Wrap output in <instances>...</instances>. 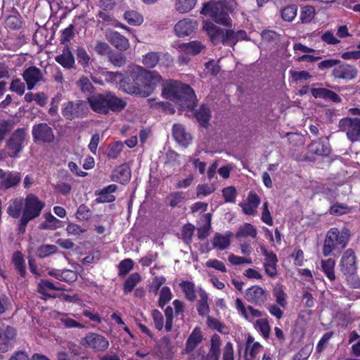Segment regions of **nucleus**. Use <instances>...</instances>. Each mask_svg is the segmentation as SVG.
<instances>
[{"mask_svg":"<svg viewBox=\"0 0 360 360\" xmlns=\"http://www.w3.org/2000/svg\"><path fill=\"white\" fill-rule=\"evenodd\" d=\"M43 207L44 204L38 198L30 194L25 200L22 198L10 200L6 212L13 218H18L22 213L21 223L22 225H26L30 221L40 214Z\"/></svg>","mask_w":360,"mask_h":360,"instance_id":"f257e3e1","label":"nucleus"},{"mask_svg":"<svg viewBox=\"0 0 360 360\" xmlns=\"http://www.w3.org/2000/svg\"><path fill=\"white\" fill-rule=\"evenodd\" d=\"M165 98L173 101L181 108L194 106L195 96L193 90L187 84L174 80L167 82L162 88Z\"/></svg>","mask_w":360,"mask_h":360,"instance_id":"f03ea898","label":"nucleus"},{"mask_svg":"<svg viewBox=\"0 0 360 360\" xmlns=\"http://www.w3.org/2000/svg\"><path fill=\"white\" fill-rule=\"evenodd\" d=\"M236 6L232 0L211 1L204 4L200 13L212 18L217 24L231 26L229 14L234 11Z\"/></svg>","mask_w":360,"mask_h":360,"instance_id":"7ed1b4c3","label":"nucleus"},{"mask_svg":"<svg viewBox=\"0 0 360 360\" xmlns=\"http://www.w3.org/2000/svg\"><path fill=\"white\" fill-rule=\"evenodd\" d=\"M88 103L96 112L107 114L110 110L120 111L126 106V102L113 94H98L88 98Z\"/></svg>","mask_w":360,"mask_h":360,"instance_id":"20e7f679","label":"nucleus"},{"mask_svg":"<svg viewBox=\"0 0 360 360\" xmlns=\"http://www.w3.org/2000/svg\"><path fill=\"white\" fill-rule=\"evenodd\" d=\"M349 236L350 231L345 227L341 231L337 228L330 229L326 234L323 246V255L326 257L330 255L337 245L344 248L347 244Z\"/></svg>","mask_w":360,"mask_h":360,"instance_id":"39448f33","label":"nucleus"},{"mask_svg":"<svg viewBox=\"0 0 360 360\" xmlns=\"http://www.w3.org/2000/svg\"><path fill=\"white\" fill-rule=\"evenodd\" d=\"M139 71V81H141L142 97L149 96L162 80L161 76L156 72L147 71L141 66H137Z\"/></svg>","mask_w":360,"mask_h":360,"instance_id":"423d86ee","label":"nucleus"},{"mask_svg":"<svg viewBox=\"0 0 360 360\" xmlns=\"http://www.w3.org/2000/svg\"><path fill=\"white\" fill-rule=\"evenodd\" d=\"M139 71L137 70V66L132 69L130 75L124 78L122 76L120 88L129 94H136L142 97L141 81H139Z\"/></svg>","mask_w":360,"mask_h":360,"instance_id":"0eeeda50","label":"nucleus"},{"mask_svg":"<svg viewBox=\"0 0 360 360\" xmlns=\"http://www.w3.org/2000/svg\"><path fill=\"white\" fill-rule=\"evenodd\" d=\"M338 128L340 131L346 132L350 141H360V119L342 118L339 122Z\"/></svg>","mask_w":360,"mask_h":360,"instance_id":"6e6552de","label":"nucleus"},{"mask_svg":"<svg viewBox=\"0 0 360 360\" xmlns=\"http://www.w3.org/2000/svg\"><path fill=\"white\" fill-rule=\"evenodd\" d=\"M81 344L91 349L94 352H104L109 347V342L106 338L96 333H89L82 339Z\"/></svg>","mask_w":360,"mask_h":360,"instance_id":"1a4fd4ad","label":"nucleus"},{"mask_svg":"<svg viewBox=\"0 0 360 360\" xmlns=\"http://www.w3.org/2000/svg\"><path fill=\"white\" fill-rule=\"evenodd\" d=\"M25 128L17 129L8 141V148L11 150L10 157H15L22 149L27 143V134Z\"/></svg>","mask_w":360,"mask_h":360,"instance_id":"9d476101","label":"nucleus"},{"mask_svg":"<svg viewBox=\"0 0 360 360\" xmlns=\"http://www.w3.org/2000/svg\"><path fill=\"white\" fill-rule=\"evenodd\" d=\"M87 110L86 103L84 101H68L63 105L62 114L65 118L72 120L85 113Z\"/></svg>","mask_w":360,"mask_h":360,"instance_id":"9b49d317","label":"nucleus"},{"mask_svg":"<svg viewBox=\"0 0 360 360\" xmlns=\"http://www.w3.org/2000/svg\"><path fill=\"white\" fill-rule=\"evenodd\" d=\"M267 290L258 285L252 286L246 290L245 297L250 303L262 306L269 297Z\"/></svg>","mask_w":360,"mask_h":360,"instance_id":"f8f14e48","label":"nucleus"},{"mask_svg":"<svg viewBox=\"0 0 360 360\" xmlns=\"http://www.w3.org/2000/svg\"><path fill=\"white\" fill-rule=\"evenodd\" d=\"M32 134L34 142L42 141L50 143L54 139L52 129L46 123H40L34 125Z\"/></svg>","mask_w":360,"mask_h":360,"instance_id":"ddd939ff","label":"nucleus"},{"mask_svg":"<svg viewBox=\"0 0 360 360\" xmlns=\"http://www.w3.org/2000/svg\"><path fill=\"white\" fill-rule=\"evenodd\" d=\"M340 271L345 275H353L356 270V257L352 249H347L340 260Z\"/></svg>","mask_w":360,"mask_h":360,"instance_id":"4468645a","label":"nucleus"},{"mask_svg":"<svg viewBox=\"0 0 360 360\" xmlns=\"http://www.w3.org/2000/svg\"><path fill=\"white\" fill-rule=\"evenodd\" d=\"M261 200L259 195L254 191L249 192L246 200L240 202L238 205L242 208L243 212L248 215H255Z\"/></svg>","mask_w":360,"mask_h":360,"instance_id":"2eb2a0df","label":"nucleus"},{"mask_svg":"<svg viewBox=\"0 0 360 360\" xmlns=\"http://www.w3.org/2000/svg\"><path fill=\"white\" fill-rule=\"evenodd\" d=\"M358 70L353 65L344 63L335 67L332 72L335 78L352 80L357 76Z\"/></svg>","mask_w":360,"mask_h":360,"instance_id":"dca6fc26","label":"nucleus"},{"mask_svg":"<svg viewBox=\"0 0 360 360\" xmlns=\"http://www.w3.org/2000/svg\"><path fill=\"white\" fill-rule=\"evenodd\" d=\"M22 77L27 84V89L32 90L37 83L43 80V74L40 69L31 66L24 70Z\"/></svg>","mask_w":360,"mask_h":360,"instance_id":"f3484780","label":"nucleus"},{"mask_svg":"<svg viewBox=\"0 0 360 360\" xmlns=\"http://www.w3.org/2000/svg\"><path fill=\"white\" fill-rule=\"evenodd\" d=\"M221 41L224 45L234 46L239 40H244L247 38V34L244 30L234 32L231 30H222Z\"/></svg>","mask_w":360,"mask_h":360,"instance_id":"a211bd4d","label":"nucleus"},{"mask_svg":"<svg viewBox=\"0 0 360 360\" xmlns=\"http://www.w3.org/2000/svg\"><path fill=\"white\" fill-rule=\"evenodd\" d=\"M262 252L265 257L264 266L266 274L270 277H274L277 275L276 264L278 259L273 252H269L266 248H262Z\"/></svg>","mask_w":360,"mask_h":360,"instance_id":"6ab92c4d","label":"nucleus"},{"mask_svg":"<svg viewBox=\"0 0 360 360\" xmlns=\"http://www.w3.org/2000/svg\"><path fill=\"white\" fill-rule=\"evenodd\" d=\"M161 56L165 58L167 66H169L172 63V58L170 55L158 52H148L145 54L143 56L142 63L146 67L153 68L155 67L160 60Z\"/></svg>","mask_w":360,"mask_h":360,"instance_id":"aec40b11","label":"nucleus"},{"mask_svg":"<svg viewBox=\"0 0 360 360\" xmlns=\"http://www.w3.org/2000/svg\"><path fill=\"white\" fill-rule=\"evenodd\" d=\"M16 336L14 328L7 326L5 330L0 328V352L5 353L12 347V341Z\"/></svg>","mask_w":360,"mask_h":360,"instance_id":"412c9836","label":"nucleus"},{"mask_svg":"<svg viewBox=\"0 0 360 360\" xmlns=\"http://www.w3.org/2000/svg\"><path fill=\"white\" fill-rule=\"evenodd\" d=\"M196 21L189 19L184 18L179 20L174 26L175 34L178 37L188 36L193 32L196 28Z\"/></svg>","mask_w":360,"mask_h":360,"instance_id":"4be33fe9","label":"nucleus"},{"mask_svg":"<svg viewBox=\"0 0 360 360\" xmlns=\"http://www.w3.org/2000/svg\"><path fill=\"white\" fill-rule=\"evenodd\" d=\"M172 135L176 142L184 146L188 145L192 140L191 134L186 132L184 126L180 124H174Z\"/></svg>","mask_w":360,"mask_h":360,"instance_id":"5701e85b","label":"nucleus"},{"mask_svg":"<svg viewBox=\"0 0 360 360\" xmlns=\"http://www.w3.org/2000/svg\"><path fill=\"white\" fill-rule=\"evenodd\" d=\"M202 339L203 337L200 328H195L186 340L184 352L186 354H189L193 352L202 342Z\"/></svg>","mask_w":360,"mask_h":360,"instance_id":"b1692460","label":"nucleus"},{"mask_svg":"<svg viewBox=\"0 0 360 360\" xmlns=\"http://www.w3.org/2000/svg\"><path fill=\"white\" fill-rule=\"evenodd\" d=\"M117 189V186L115 184H110L102 190L99 191L97 193L96 201L99 203L111 202L115 200V196L112 195Z\"/></svg>","mask_w":360,"mask_h":360,"instance_id":"393cba45","label":"nucleus"},{"mask_svg":"<svg viewBox=\"0 0 360 360\" xmlns=\"http://www.w3.org/2000/svg\"><path fill=\"white\" fill-rule=\"evenodd\" d=\"M202 49V44L197 41L180 44L177 47V49L180 53L186 55H196L199 53Z\"/></svg>","mask_w":360,"mask_h":360,"instance_id":"a878e982","label":"nucleus"},{"mask_svg":"<svg viewBox=\"0 0 360 360\" xmlns=\"http://www.w3.org/2000/svg\"><path fill=\"white\" fill-rule=\"evenodd\" d=\"M108 39L115 47L120 51H125L129 47L128 39L117 32H110Z\"/></svg>","mask_w":360,"mask_h":360,"instance_id":"bb28decb","label":"nucleus"},{"mask_svg":"<svg viewBox=\"0 0 360 360\" xmlns=\"http://www.w3.org/2000/svg\"><path fill=\"white\" fill-rule=\"evenodd\" d=\"M309 150L311 153L321 156L328 155L330 152L328 142H323L321 139L313 141L309 145Z\"/></svg>","mask_w":360,"mask_h":360,"instance_id":"cd10ccee","label":"nucleus"},{"mask_svg":"<svg viewBox=\"0 0 360 360\" xmlns=\"http://www.w3.org/2000/svg\"><path fill=\"white\" fill-rule=\"evenodd\" d=\"M231 236V233H226L224 235L216 233L212 240V246L214 248H217L221 250H224L230 245V237Z\"/></svg>","mask_w":360,"mask_h":360,"instance_id":"c85d7f7f","label":"nucleus"},{"mask_svg":"<svg viewBox=\"0 0 360 360\" xmlns=\"http://www.w3.org/2000/svg\"><path fill=\"white\" fill-rule=\"evenodd\" d=\"M131 177L130 169L125 165H120L114 170L112 174V179L115 181L124 183L128 181Z\"/></svg>","mask_w":360,"mask_h":360,"instance_id":"c756f323","label":"nucleus"},{"mask_svg":"<svg viewBox=\"0 0 360 360\" xmlns=\"http://www.w3.org/2000/svg\"><path fill=\"white\" fill-rule=\"evenodd\" d=\"M56 61L65 68L70 69L75 64V58L68 49H65L63 53L56 57Z\"/></svg>","mask_w":360,"mask_h":360,"instance_id":"7c9ffc66","label":"nucleus"},{"mask_svg":"<svg viewBox=\"0 0 360 360\" xmlns=\"http://www.w3.org/2000/svg\"><path fill=\"white\" fill-rule=\"evenodd\" d=\"M196 3L197 0H175L174 8L179 13L184 14L192 11Z\"/></svg>","mask_w":360,"mask_h":360,"instance_id":"2f4dec72","label":"nucleus"},{"mask_svg":"<svg viewBox=\"0 0 360 360\" xmlns=\"http://www.w3.org/2000/svg\"><path fill=\"white\" fill-rule=\"evenodd\" d=\"M21 176L18 172H11L5 176H3V179L1 181V187L4 189H8L11 187L16 186L20 181Z\"/></svg>","mask_w":360,"mask_h":360,"instance_id":"473e14b6","label":"nucleus"},{"mask_svg":"<svg viewBox=\"0 0 360 360\" xmlns=\"http://www.w3.org/2000/svg\"><path fill=\"white\" fill-rule=\"evenodd\" d=\"M141 276L139 273H133L129 275L124 283L123 291L125 295L131 292L134 287L141 281Z\"/></svg>","mask_w":360,"mask_h":360,"instance_id":"72a5a7b5","label":"nucleus"},{"mask_svg":"<svg viewBox=\"0 0 360 360\" xmlns=\"http://www.w3.org/2000/svg\"><path fill=\"white\" fill-rule=\"evenodd\" d=\"M179 286L182 288L185 294V297L189 301L193 302L196 299V293L195 290V284L193 282L183 281Z\"/></svg>","mask_w":360,"mask_h":360,"instance_id":"f704fd0d","label":"nucleus"},{"mask_svg":"<svg viewBox=\"0 0 360 360\" xmlns=\"http://www.w3.org/2000/svg\"><path fill=\"white\" fill-rule=\"evenodd\" d=\"M335 265V262L332 258H329L326 260H321L322 270L325 273L328 278L330 281L335 280V275L334 272Z\"/></svg>","mask_w":360,"mask_h":360,"instance_id":"c9c22d12","label":"nucleus"},{"mask_svg":"<svg viewBox=\"0 0 360 360\" xmlns=\"http://www.w3.org/2000/svg\"><path fill=\"white\" fill-rule=\"evenodd\" d=\"M101 75L102 77H104L105 80L112 85H117L119 84L120 86L122 78V74L118 72H110V71H105L102 70L101 72Z\"/></svg>","mask_w":360,"mask_h":360,"instance_id":"e433bc0d","label":"nucleus"},{"mask_svg":"<svg viewBox=\"0 0 360 360\" xmlns=\"http://www.w3.org/2000/svg\"><path fill=\"white\" fill-rule=\"evenodd\" d=\"M39 292L49 297H55V295L47 293L46 290H61L62 288L56 286L52 282L49 281L46 279H42L40 283L38 284Z\"/></svg>","mask_w":360,"mask_h":360,"instance_id":"4c0bfd02","label":"nucleus"},{"mask_svg":"<svg viewBox=\"0 0 360 360\" xmlns=\"http://www.w3.org/2000/svg\"><path fill=\"white\" fill-rule=\"evenodd\" d=\"M184 200L185 195L182 192H173L167 197V202L171 207L181 206Z\"/></svg>","mask_w":360,"mask_h":360,"instance_id":"58836bf2","label":"nucleus"},{"mask_svg":"<svg viewBox=\"0 0 360 360\" xmlns=\"http://www.w3.org/2000/svg\"><path fill=\"white\" fill-rule=\"evenodd\" d=\"M195 117L202 126H206L210 117L209 108L205 105H201L196 111Z\"/></svg>","mask_w":360,"mask_h":360,"instance_id":"ea45409f","label":"nucleus"},{"mask_svg":"<svg viewBox=\"0 0 360 360\" xmlns=\"http://www.w3.org/2000/svg\"><path fill=\"white\" fill-rule=\"evenodd\" d=\"M124 19L131 25H139L143 22V16L135 11H128L124 13Z\"/></svg>","mask_w":360,"mask_h":360,"instance_id":"a19ab883","label":"nucleus"},{"mask_svg":"<svg viewBox=\"0 0 360 360\" xmlns=\"http://www.w3.org/2000/svg\"><path fill=\"white\" fill-rule=\"evenodd\" d=\"M203 29L207 32L209 36L211 37V40L213 43H215L216 37L221 35V30L217 27L212 22L205 21L203 23Z\"/></svg>","mask_w":360,"mask_h":360,"instance_id":"79ce46f5","label":"nucleus"},{"mask_svg":"<svg viewBox=\"0 0 360 360\" xmlns=\"http://www.w3.org/2000/svg\"><path fill=\"white\" fill-rule=\"evenodd\" d=\"M13 261L14 262L15 269L18 271L20 276L24 277L26 274V270L25 266V260L21 252H15L13 254Z\"/></svg>","mask_w":360,"mask_h":360,"instance_id":"37998d69","label":"nucleus"},{"mask_svg":"<svg viewBox=\"0 0 360 360\" xmlns=\"http://www.w3.org/2000/svg\"><path fill=\"white\" fill-rule=\"evenodd\" d=\"M200 300L198 303V311L199 315L204 316L208 314L210 309L207 304V295L205 291H201L200 294Z\"/></svg>","mask_w":360,"mask_h":360,"instance_id":"c03bdc74","label":"nucleus"},{"mask_svg":"<svg viewBox=\"0 0 360 360\" xmlns=\"http://www.w3.org/2000/svg\"><path fill=\"white\" fill-rule=\"evenodd\" d=\"M315 15V8L312 6H306L302 8L300 20L302 22H309Z\"/></svg>","mask_w":360,"mask_h":360,"instance_id":"a18cd8bd","label":"nucleus"},{"mask_svg":"<svg viewBox=\"0 0 360 360\" xmlns=\"http://www.w3.org/2000/svg\"><path fill=\"white\" fill-rule=\"evenodd\" d=\"M134 267V262L131 259H124L118 265L119 276H126Z\"/></svg>","mask_w":360,"mask_h":360,"instance_id":"49530a36","label":"nucleus"},{"mask_svg":"<svg viewBox=\"0 0 360 360\" xmlns=\"http://www.w3.org/2000/svg\"><path fill=\"white\" fill-rule=\"evenodd\" d=\"M237 194V191L234 186H231L222 189V195L226 202L234 203Z\"/></svg>","mask_w":360,"mask_h":360,"instance_id":"de8ad7c7","label":"nucleus"},{"mask_svg":"<svg viewBox=\"0 0 360 360\" xmlns=\"http://www.w3.org/2000/svg\"><path fill=\"white\" fill-rule=\"evenodd\" d=\"M312 350L313 345H306L293 356L292 360H307Z\"/></svg>","mask_w":360,"mask_h":360,"instance_id":"09e8293b","label":"nucleus"},{"mask_svg":"<svg viewBox=\"0 0 360 360\" xmlns=\"http://www.w3.org/2000/svg\"><path fill=\"white\" fill-rule=\"evenodd\" d=\"M297 8L295 5L285 7L281 11V16L285 21H292L297 15Z\"/></svg>","mask_w":360,"mask_h":360,"instance_id":"8fccbe9b","label":"nucleus"},{"mask_svg":"<svg viewBox=\"0 0 360 360\" xmlns=\"http://www.w3.org/2000/svg\"><path fill=\"white\" fill-rule=\"evenodd\" d=\"M58 248L54 245H44L38 248L37 255L40 258H44L55 253Z\"/></svg>","mask_w":360,"mask_h":360,"instance_id":"3c124183","label":"nucleus"},{"mask_svg":"<svg viewBox=\"0 0 360 360\" xmlns=\"http://www.w3.org/2000/svg\"><path fill=\"white\" fill-rule=\"evenodd\" d=\"M262 38L263 41L272 44H277L279 41V35L272 30L262 32Z\"/></svg>","mask_w":360,"mask_h":360,"instance_id":"603ef678","label":"nucleus"},{"mask_svg":"<svg viewBox=\"0 0 360 360\" xmlns=\"http://www.w3.org/2000/svg\"><path fill=\"white\" fill-rule=\"evenodd\" d=\"M274 295L276 297V302L283 307H285L287 304L285 300L286 295L283 292L281 285H276L274 288Z\"/></svg>","mask_w":360,"mask_h":360,"instance_id":"864d4df0","label":"nucleus"},{"mask_svg":"<svg viewBox=\"0 0 360 360\" xmlns=\"http://www.w3.org/2000/svg\"><path fill=\"white\" fill-rule=\"evenodd\" d=\"M124 145L121 141H116L110 146L108 153V157L112 159H116L122 151Z\"/></svg>","mask_w":360,"mask_h":360,"instance_id":"5fc2aeb1","label":"nucleus"},{"mask_svg":"<svg viewBox=\"0 0 360 360\" xmlns=\"http://www.w3.org/2000/svg\"><path fill=\"white\" fill-rule=\"evenodd\" d=\"M195 226H183L181 233H178L179 238H181L186 243L189 244L192 240Z\"/></svg>","mask_w":360,"mask_h":360,"instance_id":"6e6d98bb","label":"nucleus"},{"mask_svg":"<svg viewBox=\"0 0 360 360\" xmlns=\"http://www.w3.org/2000/svg\"><path fill=\"white\" fill-rule=\"evenodd\" d=\"M77 84L80 90L84 93H91L93 89V85L86 77H81L77 81Z\"/></svg>","mask_w":360,"mask_h":360,"instance_id":"4d7b16f0","label":"nucleus"},{"mask_svg":"<svg viewBox=\"0 0 360 360\" xmlns=\"http://www.w3.org/2000/svg\"><path fill=\"white\" fill-rule=\"evenodd\" d=\"M10 90L22 96L25 90V84L18 78L13 79L10 85Z\"/></svg>","mask_w":360,"mask_h":360,"instance_id":"13d9d810","label":"nucleus"},{"mask_svg":"<svg viewBox=\"0 0 360 360\" xmlns=\"http://www.w3.org/2000/svg\"><path fill=\"white\" fill-rule=\"evenodd\" d=\"M257 235V231L254 229V226H240L239 231L236 233L237 238L240 237H252L255 238Z\"/></svg>","mask_w":360,"mask_h":360,"instance_id":"bf43d9fd","label":"nucleus"},{"mask_svg":"<svg viewBox=\"0 0 360 360\" xmlns=\"http://www.w3.org/2000/svg\"><path fill=\"white\" fill-rule=\"evenodd\" d=\"M256 326L262 333L263 337L265 339L269 338L271 328L267 320L264 319H259L256 321Z\"/></svg>","mask_w":360,"mask_h":360,"instance_id":"052dcab7","label":"nucleus"},{"mask_svg":"<svg viewBox=\"0 0 360 360\" xmlns=\"http://www.w3.org/2000/svg\"><path fill=\"white\" fill-rule=\"evenodd\" d=\"M208 354L214 356H220V340L219 336L215 335L211 340V348Z\"/></svg>","mask_w":360,"mask_h":360,"instance_id":"680f3d73","label":"nucleus"},{"mask_svg":"<svg viewBox=\"0 0 360 360\" xmlns=\"http://www.w3.org/2000/svg\"><path fill=\"white\" fill-rule=\"evenodd\" d=\"M290 74L294 82H299L302 80H307L311 78V75L305 70L295 71L290 70Z\"/></svg>","mask_w":360,"mask_h":360,"instance_id":"e2e57ef3","label":"nucleus"},{"mask_svg":"<svg viewBox=\"0 0 360 360\" xmlns=\"http://www.w3.org/2000/svg\"><path fill=\"white\" fill-rule=\"evenodd\" d=\"M152 316L155 328L158 330H161L164 326V319L162 313L158 309H154L152 311Z\"/></svg>","mask_w":360,"mask_h":360,"instance_id":"0e129e2a","label":"nucleus"},{"mask_svg":"<svg viewBox=\"0 0 360 360\" xmlns=\"http://www.w3.org/2000/svg\"><path fill=\"white\" fill-rule=\"evenodd\" d=\"M13 124L11 122L0 120V143L4 140L6 134L11 130Z\"/></svg>","mask_w":360,"mask_h":360,"instance_id":"69168bd1","label":"nucleus"},{"mask_svg":"<svg viewBox=\"0 0 360 360\" xmlns=\"http://www.w3.org/2000/svg\"><path fill=\"white\" fill-rule=\"evenodd\" d=\"M350 209L343 204H335L330 209V213L335 215H342L349 212Z\"/></svg>","mask_w":360,"mask_h":360,"instance_id":"338daca9","label":"nucleus"},{"mask_svg":"<svg viewBox=\"0 0 360 360\" xmlns=\"http://www.w3.org/2000/svg\"><path fill=\"white\" fill-rule=\"evenodd\" d=\"M91 216L89 209L84 205H80L77 211L76 217L79 220H86Z\"/></svg>","mask_w":360,"mask_h":360,"instance_id":"774afa93","label":"nucleus"}]
</instances>
